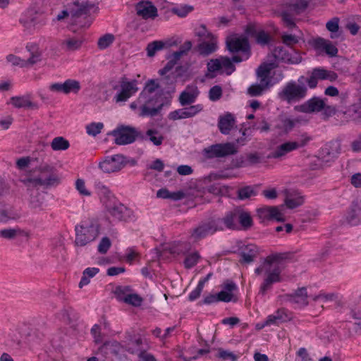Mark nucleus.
Segmentation results:
<instances>
[{"mask_svg": "<svg viewBox=\"0 0 361 361\" xmlns=\"http://www.w3.org/2000/svg\"><path fill=\"white\" fill-rule=\"evenodd\" d=\"M344 115L346 116L347 118L353 121H358L361 118V104H354L351 106L344 112Z\"/></svg>", "mask_w": 361, "mask_h": 361, "instance_id": "46", "label": "nucleus"}, {"mask_svg": "<svg viewBox=\"0 0 361 361\" xmlns=\"http://www.w3.org/2000/svg\"><path fill=\"white\" fill-rule=\"evenodd\" d=\"M20 236L29 238L30 233L29 231L21 229L19 227L8 228L0 230V238L6 240H12Z\"/></svg>", "mask_w": 361, "mask_h": 361, "instance_id": "29", "label": "nucleus"}, {"mask_svg": "<svg viewBox=\"0 0 361 361\" xmlns=\"http://www.w3.org/2000/svg\"><path fill=\"white\" fill-rule=\"evenodd\" d=\"M203 109L202 104L191 105L170 113L169 118L171 120H178L195 116Z\"/></svg>", "mask_w": 361, "mask_h": 361, "instance_id": "23", "label": "nucleus"}, {"mask_svg": "<svg viewBox=\"0 0 361 361\" xmlns=\"http://www.w3.org/2000/svg\"><path fill=\"white\" fill-rule=\"evenodd\" d=\"M114 40V36L111 34H106L101 37L97 42L98 47L104 49L109 47Z\"/></svg>", "mask_w": 361, "mask_h": 361, "instance_id": "60", "label": "nucleus"}, {"mask_svg": "<svg viewBox=\"0 0 361 361\" xmlns=\"http://www.w3.org/2000/svg\"><path fill=\"white\" fill-rule=\"evenodd\" d=\"M221 69V60L219 59H212L207 63V71L208 73L206 74V76L209 78H212L215 76L214 73L218 71Z\"/></svg>", "mask_w": 361, "mask_h": 361, "instance_id": "49", "label": "nucleus"}, {"mask_svg": "<svg viewBox=\"0 0 361 361\" xmlns=\"http://www.w3.org/2000/svg\"><path fill=\"white\" fill-rule=\"evenodd\" d=\"M99 269L96 267L87 268L82 273V279L79 283V287L82 288L84 286L90 283V279L93 278L97 274H98Z\"/></svg>", "mask_w": 361, "mask_h": 361, "instance_id": "39", "label": "nucleus"}, {"mask_svg": "<svg viewBox=\"0 0 361 361\" xmlns=\"http://www.w3.org/2000/svg\"><path fill=\"white\" fill-rule=\"evenodd\" d=\"M325 99L314 97L300 105L295 106L294 109L298 112L311 114L319 112L324 108Z\"/></svg>", "mask_w": 361, "mask_h": 361, "instance_id": "18", "label": "nucleus"}, {"mask_svg": "<svg viewBox=\"0 0 361 361\" xmlns=\"http://www.w3.org/2000/svg\"><path fill=\"white\" fill-rule=\"evenodd\" d=\"M20 23L27 30H31L38 24L44 25V22L40 20L36 16L22 18Z\"/></svg>", "mask_w": 361, "mask_h": 361, "instance_id": "40", "label": "nucleus"}, {"mask_svg": "<svg viewBox=\"0 0 361 361\" xmlns=\"http://www.w3.org/2000/svg\"><path fill=\"white\" fill-rule=\"evenodd\" d=\"M204 152L208 158H220L236 154L238 149L234 143L226 142L209 146L204 149Z\"/></svg>", "mask_w": 361, "mask_h": 361, "instance_id": "12", "label": "nucleus"}, {"mask_svg": "<svg viewBox=\"0 0 361 361\" xmlns=\"http://www.w3.org/2000/svg\"><path fill=\"white\" fill-rule=\"evenodd\" d=\"M326 29L331 32V38L334 39L340 36L338 33L339 30V18L337 17L333 18L329 20L326 24Z\"/></svg>", "mask_w": 361, "mask_h": 361, "instance_id": "44", "label": "nucleus"}, {"mask_svg": "<svg viewBox=\"0 0 361 361\" xmlns=\"http://www.w3.org/2000/svg\"><path fill=\"white\" fill-rule=\"evenodd\" d=\"M257 192L255 188L252 186H245L238 190V197L240 200H245L255 196Z\"/></svg>", "mask_w": 361, "mask_h": 361, "instance_id": "56", "label": "nucleus"}, {"mask_svg": "<svg viewBox=\"0 0 361 361\" xmlns=\"http://www.w3.org/2000/svg\"><path fill=\"white\" fill-rule=\"evenodd\" d=\"M19 215L12 209H0V221H7L10 219H17Z\"/></svg>", "mask_w": 361, "mask_h": 361, "instance_id": "58", "label": "nucleus"}, {"mask_svg": "<svg viewBox=\"0 0 361 361\" xmlns=\"http://www.w3.org/2000/svg\"><path fill=\"white\" fill-rule=\"evenodd\" d=\"M29 195L28 205L32 209L38 211L43 210L45 196L42 192H40L38 188H26Z\"/></svg>", "mask_w": 361, "mask_h": 361, "instance_id": "20", "label": "nucleus"}, {"mask_svg": "<svg viewBox=\"0 0 361 361\" xmlns=\"http://www.w3.org/2000/svg\"><path fill=\"white\" fill-rule=\"evenodd\" d=\"M294 151V148L290 141L285 142L276 146L269 154L268 157L281 160L288 153Z\"/></svg>", "mask_w": 361, "mask_h": 361, "instance_id": "28", "label": "nucleus"}, {"mask_svg": "<svg viewBox=\"0 0 361 361\" xmlns=\"http://www.w3.org/2000/svg\"><path fill=\"white\" fill-rule=\"evenodd\" d=\"M103 128L102 123H91L86 126V132L89 135L96 136L101 133Z\"/></svg>", "mask_w": 361, "mask_h": 361, "instance_id": "61", "label": "nucleus"}, {"mask_svg": "<svg viewBox=\"0 0 361 361\" xmlns=\"http://www.w3.org/2000/svg\"><path fill=\"white\" fill-rule=\"evenodd\" d=\"M216 48V40L214 37H212L200 42L198 45V51L200 54L207 56L214 52Z\"/></svg>", "mask_w": 361, "mask_h": 361, "instance_id": "34", "label": "nucleus"}, {"mask_svg": "<svg viewBox=\"0 0 361 361\" xmlns=\"http://www.w3.org/2000/svg\"><path fill=\"white\" fill-rule=\"evenodd\" d=\"M114 137V142L118 145H124L133 142L137 135L136 130L128 126L118 127L111 132Z\"/></svg>", "mask_w": 361, "mask_h": 361, "instance_id": "14", "label": "nucleus"}, {"mask_svg": "<svg viewBox=\"0 0 361 361\" xmlns=\"http://www.w3.org/2000/svg\"><path fill=\"white\" fill-rule=\"evenodd\" d=\"M161 94L157 80H149L137 98L140 104L139 116L154 117L158 115L164 106L159 101Z\"/></svg>", "mask_w": 361, "mask_h": 361, "instance_id": "2", "label": "nucleus"}, {"mask_svg": "<svg viewBox=\"0 0 361 361\" xmlns=\"http://www.w3.org/2000/svg\"><path fill=\"white\" fill-rule=\"evenodd\" d=\"M75 188L81 195L87 197L91 195V192L86 188L85 182L83 179L78 178L75 180Z\"/></svg>", "mask_w": 361, "mask_h": 361, "instance_id": "63", "label": "nucleus"}, {"mask_svg": "<svg viewBox=\"0 0 361 361\" xmlns=\"http://www.w3.org/2000/svg\"><path fill=\"white\" fill-rule=\"evenodd\" d=\"M157 80L161 93H171L175 91L176 75L174 73H166Z\"/></svg>", "mask_w": 361, "mask_h": 361, "instance_id": "25", "label": "nucleus"}, {"mask_svg": "<svg viewBox=\"0 0 361 361\" xmlns=\"http://www.w3.org/2000/svg\"><path fill=\"white\" fill-rule=\"evenodd\" d=\"M287 312L285 309H279L274 314L268 316L267 324L271 325H278L280 323L290 320Z\"/></svg>", "mask_w": 361, "mask_h": 361, "instance_id": "35", "label": "nucleus"}, {"mask_svg": "<svg viewBox=\"0 0 361 361\" xmlns=\"http://www.w3.org/2000/svg\"><path fill=\"white\" fill-rule=\"evenodd\" d=\"M235 125L234 116L227 113L219 117L218 127L222 134L228 135Z\"/></svg>", "mask_w": 361, "mask_h": 361, "instance_id": "31", "label": "nucleus"}, {"mask_svg": "<svg viewBox=\"0 0 361 361\" xmlns=\"http://www.w3.org/2000/svg\"><path fill=\"white\" fill-rule=\"evenodd\" d=\"M272 56L277 62V64L279 62L288 64H298L302 61V58L298 53L293 50L289 52L282 46L275 47L272 51Z\"/></svg>", "mask_w": 361, "mask_h": 361, "instance_id": "13", "label": "nucleus"}, {"mask_svg": "<svg viewBox=\"0 0 361 361\" xmlns=\"http://www.w3.org/2000/svg\"><path fill=\"white\" fill-rule=\"evenodd\" d=\"M108 213L116 220L128 221L134 217L133 212L121 203L106 205Z\"/></svg>", "mask_w": 361, "mask_h": 361, "instance_id": "16", "label": "nucleus"}, {"mask_svg": "<svg viewBox=\"0 0 361 361\" xmlns=\"http://www.w3.org/2000/svg\"><path fill=\"white\" fill-rule=\"evenodd\" d=\"M149 140L154 145L159 146L162 144L164 137L159 131L155 129H149L146 132L145 140Z\"/></svg>", "mask_w": 361, "mask_h": 361, "instance_id": "41", "label": "nucleus"}, {"mask_svg": "<svg viewBox=\"0 0 361 361\" xmlns=\"http://www.w3.org/2000/svg\"><path fill=\"white\" fill-rule=\"evenodd\" d=\"M113 89L117 90L114 99L116 103L126 102L137 90V82L135 80L129 81L126 78H121L119 85H114Z\"/></svg>", "mask_w": 361, "mask_h": 361, "instance_id": "10", "label": "nucleus"}, {"mask_svg": "<svg viewBox=\"0 0 361 361\" xmlns=\"http://www.w3.org/2000/svg\"><path fill=\"white\" fill-rule=\"evenodd\" d=\"M193 10L194 8L192 6L185 4L181 5L179 7L172 8L171 12L180 18H184Z\"/></svg>", "mask_w": 361, "mask_h": 361, "instance_id": "54", "label": "nucleus"}, {"mask_svg": "<svg viewBox=\"0 0 361 361\" xmlns=\"http://www.w3.org/2000/svg\"><path fill=\"white\" fill-rule=\"evenodd\" d=\"M307 89L305 85L295 81L287 82L281 91L278 93L279 98L288 104H293L303 99L307 95Z\"/></svg>", "mask_w": 361, "mask_h": 361, "instance_id": "9", "label": "nucleus"}, {"mask_svg": "<svg viewBox=\"0 0 361 361\" xmlns=\"http://www.w3.org/2000/svg\"><path fill=\"white\" fill-rule=\"evenodd\" d=\"M227 48L231 52H242L245 54V59L249 57V43L245 37L232 35L226 39Z\"/></svg>", "mask_w": 361, "mask_h": 361, "instance_id": "15", "label": "nucleus"}, {"mask_svg": "<svg viewBox=\"0 0 361 361\" xmlns=\"http://www.w3.org/2000/svg\"><path fill=\"white\" fill-rule=\"evenodd\" d=\"M258 253L259 250L255 245H247L242 249L240 262L242 264H250L255 260Z\"/></svg>", "mask_w": 361, "mask_h": 361, "instance_id": "32", "label": "nucleus"}, {"mask_svg": "<svg viewBox=\"0 0 361 361\" xmlns=\"http://www.w3.org/2000/svg\"><path fill=\"white\" fill-rule=\"evenodd\" d=\"M66 87V94L70 93L78 94L81 89L80 82L74 79H68L64 81Z\"/></svg>", "mask_w": 361, "mask_h": 361, "instance_id": "45", "label": "nucleus"}, {"mask_svg": "<svg viewBox=\"0 0 361 361\" xmlns=\"http://www.w3.org/2000/svg\"><path fill=\"white\" fill-rule=\"evenodd\" d=\"M268 88L261 83L253 84L247 89V93L252 97H257L262 95Z\"/></svg>", "mask_w": 361, "mask_h": 361, "instance_id": "59", "label": "nucleus"}, {"mask_svg": "<svg viewBox=\"0 0 361 361\" xmlns=\"http://www.w3.org/2000/svg\"><path fill=\"white\" fill-rule=\"evenodd\" d=\"M75 243L78 246H85L93 241L99 233V224L94 221H83L75 226Z\"/></svg>", "mask_w": 361, "mask_h": 361, "instance_id": "6", "label": "nucleus"}, {"mask_svg": "<svg viewBox=\"0 0 361 361\" xmlns=\"http://www.w3.org/2000/svg\"><path fill=\"white\" fill-rule=\"evenodd\" d=\"M224 226L221 218H211L201 222L190 231V238L193 241H199L209 235H213L218 231H224Z\"/></svg>", "mask_w": 361, "mask_h": 361, "instance_id": "7", "label": "nucleus"}, {"mask_svg": "<svg viewBox=\"0 0 361 361\" xmlns=\"http://www.w3.org/2000/svg\"><path fill=\"white\" fill-rule=\"evenodd\" d=\"M220 60L221 69H224L227 75H230L235 71V66L229 58L221 57Z\"/></svg>", "mask_w": 361, "mask_h": 361, "instance_id": "62", "label": "nucleus"}, {"mask_svg": "<svg viewBox=\"0 0 361 361\" xmlns=\"http://www.w3.org/2000/svg\"><path fill=\"white\" fill-rule=\"evenodd\" d=\"M221 219L224 229L239 230L242 227L247 230L252 225L250 214L240 209H235L227 212Z\"/></svg>", "mask_w": 361, "mask_h": 361, "instance_id": "5", "label": "nucleus"}, {"mask_svg": "<svg viewBox=\"0 0 361 361\" xmlns=\"http://www.w3.org/2000/svg\"><path fill=\"white\" fill-rule=\"evenodd\" d=\"M312 140V137L307 133L302 134L297 140L290 141L291 144L294 148V150H296L299 148H302L308 145V143Z\"/></svg>", "mask_w": 361, "mask_h": 361, "instance_id": "48", "label": "nucleus"}, {"mask_svg": "<svg viewBox=\"0 0 361 361\" xmlns=\"http://www.w3.org/2000/svg\"><path fill=\"white\" fill-rule=\"evenodd\" d=\"M97 10L98 7L94 3L87 0H78L68 4V9L62 11L58 14L56 20L60 21L70 16L72 25H78L80 27H89L92 21L88 16L92 11L96 12Z\"/></svg>", "mask_w": 361, "mask_h": 361, "instance_id": "3", "label": "nucleus"}, {"mask_svg": "<svg viewBox=\"0 0 361 361\" xmlns=\"http://www.w3.org/2000/svg\"><path fill=\"white\" fill-rule=\"evenodd\" d=\"M131 291L129 286H118L115 288L113 293L118 300L125 302L126 298L128 297Z\"/></svg>", "mask_w": 361, "mask_h": 361, "instance_id": "47", "label": "nucleus"}, {"mask_svg": "<svg viewBox=\"0 0 361 361\" xmlns=\"http://www.w3.org/2000/svg\"><path fill=\"white\" fill-rule=\"evenodd\" d=\"M39 157H23L16 161V166L20 170L27 168L32 162H39Z\"/></svg>", "mask_w": 361, "mask_h": 361, "instance_id": "52", "label": "nucleus"}, {"mask_svg": "<svg viewBox=\"0 0 361 361\" xmlns=\"http://www.w3.org/2000/svg\"><path fill=\"white\" fill-rule=\"evenodd\" d=\"M313 74L317 79L329 80L330 81L335 80L338 75L333 71H329L324 69L315 68L312 71Z\"/></svg>", "mask_w": 361, "mask_h": 361, "instance_id": "42", "label": "nucleus"}, {"mask_svg": "<svg viewBox=\"0 0 361 361\" xmlns=\"http://www.w3.org/2000/svg\"><path fill=\"white\" fill-rule=\"evenodd\" d=\"M261 212L264 214L265 216H269L270 218H274L278 221H283L282 214L279 212L277 207H268L264 209H262Z\"/></svg>", "mask_w": 361, "mask_h": 361, "instance_id": "51", "label": "nucleus"}, {"mask_svg": "<svg viewBox=\"0 0 361 361\" xmlns=\"http://www.w3.org/2000/svg\"><path fill=\"white\" fill-rule=\"evenodd\" d=\"M82 43V40L80 38L76 37H68L63 42V44L66 46V48L68 51H75L78 49Z\"/></svg>", "mask_w": 361, "mask_h": 361, "instance_id": "50", "label": "nucleus"}, {"mask_svg": "<svg viewBox=\"0 0 361 361\" xmlns=\"http://www.w3.org/2000/svg\"><path fill=\"white\" fill-rule=\"evenodd\" d=\"M209 192L216 195H226L229 192V187L226 185H212L208 187Z\"/></svg>", "mask_w": 361, "mask_h": 361, "instance_id": "57", "label": "nucleus"}, {"mask_svg": "<svg viewBox=\"0 0 361 361\" xmlns=\"http://www.w3.org/2000/svg\"><path fill=\"white\" fill-rule=\"evenodd\" d=\"M165 44L166 43L162 41H154L149 43L147 47V56L149 57L154 56L157 51L164 49Z\"/></svg>", "mask_w": 361, "mask_h": 361, "instance_id": "53", "label": "nucleus"}, {"mask_svg": "<svg viewBox=\"0 0 361 361\" xmlns=\"http://www.w3.org/2000/svg\"><path fill=\"white\" fill-rule=\"evenodd\" d=\"M344 221L351 226H356L361 222V201L354 200L350 206Z\"/></svg>", "mask_w": 361, "mask_h": 361, "instance_id": "22", "label": "nucleus"}, {"mask_svg": "<svg viewBox=\"0 0 361 361\" xmlns=\"http://www.w3.org/2000/svg\"><path fill=\"white\" fill-rule=\"evenodd\" d=\"M286 255L278 253L268 256L262 264L255 269L257 275L264 274L266 277L260 287V293L264 294L274 283L281 281L280 274L282 263L286 259Z\"/></svg>", "mask_w": 361, "mask_h": 361, "instance_id": "4", "label": "nucleus"}, {"mask_svg": "<svg viewBox=\"0 0 361 361\" xmlns=\"http://www.w3.org/2000/svg\"><path fill=\"white\" fill-rule=\"evenodd\" d=\"M278 66L274 62L263 63L257 69L256 73L259 83L267 87L272 86L271 78L270 76L272 69Z\"/></svg>", "mask_w": 361, "mask_h": 361, "instance_id": "19", "label": "nucleus"}, {"mask_svg": "<svg viewBox=\"0 0 361 361\" xmlns=\"http://www.w3.org/2000/svg\"><path fill=\"white\" fill-rule=\"evenodd\" d=\"M307 298V290L302 287L298 289L293 295H288V300L301 307H305L308 305Z\"/></svg>", "mask_w": 361, "mask_h": 361, "instance_id": "36", "label": "nucleus"}, {"mask_svg": "<svg viewBox=\"0 0 361 361\" xmlns=\"http://www.w3.org/2000/svg\"><path fill=\"white\" fill-rule=\"evenodd\" d=\"M180 245H181L180 243H174L173 245H169L164 247L163 252H160L158 249H155L154 252L156 254V257L164 258L165 255L166 253H170L173 255H179L183 252V249L180 247Z\"/></svg>", "mask_w": 361, "mask_h": 361, "instance_id": "38", "label": "nucleus"}, {"mask_svg": "<svg viewBox=\"0 0 361 361\" xmlns=\"http://www.w3.org/2000/svg\"><path fill=\"white\" fill-rule=\"evenodd\" d=\"M314 47L317 49L324 51L331 57L336 56L338 53V49L331 42L321 37L314 39Z\"/></svg>", "mask_w": 361, "mask_h": 361, "instance_id": "30", "label": "nucleus"}, {"mask_svg": "<svg viewBox=\"0 0 361 361\" xmlns=\"http://www.w3.org/2000/svg\"><path fill=\"white\" fill-rule=\"evenodd\" d=\"M311 0H287L281 11L282 20L289 28L295 27L293 16L304 12Z\"/></svg>", "mask_w": 361, "mask_h": 361, "instance_id": "8", "label": "nucleus"}, {"mask_svg": "<svg viewBox=\"0 0 361 361\" xmlns=\"http://www.w3.org/2000/svg\"><path fill=\"white\" fill-rule=\"evenodd\" d=\"M306 123L307 121L305 119H302V118H283L281 121V124L278 126V127L281 129H282L286 133H288L295 126H296L298 124H300L302 123Z\"/></svg>", "mask_w": 361, "mask_h": 361, "instance_id": "37", "label": "nucleus"}, {"mask_svg": "<svg viewBox=\"0 0 361 361\" xmlns=\"http://www.w3.org/2000/svg\"><path fill=\"white\" fill-rule=\"evenodd\" d=\"M199 93L197 86H188L179 96L180 104L181 106H186L194 103Z\"/></svg>", "mask_w": 361, "mask_h": 361, "instance_id": "27", "label": "nucleus"}, {"mask_svg": "<svg viewBox=\"0 0 361 361\" xmlns=\"http://www.w3.org/2000/svg\"><path fill=\"white\" fill-rule=\"evenodd\" d=\"M26 49L29 52L30 56L27 59H25L26 68H29L34 65L41 62L42 51L36 44H30L26 46Z\"/></svg>", "mask_w": 361, "mask_h": 361, "instance_id": "26", "label": "nucleus"}, {"mask_svg": "<svg viewBox=\"0 0 361 361\" xmlns=\"http://www.w3.org/2000/svg\"><path fill=\"white\" fill-rule=\"evenodd\" d=\"M325 153L331 159L336 158L341 153V144L338 142H331L329 148L325 149Z\"/></svg>", "mask_w": 361, "mask_h": 361, "instance_id": "55", "label": "nucleus"}, {"mask_svg": "<svg viewBox=\"0 0 361 361\" xmlns=\"http://www.w3.org/2000/svg\"><path fill=\"white\" fill-rule=\"evenodd\" d=\"M285 204L289 209H294L303 204L305 202V196L298 190H286Z\"/></svg>", "mask_w": 361, "mask_h": 361, "instance_id": "24", "label": "nucleus"}, {"mask_svg": "<svg viewBox=\"0 0 361 361\" xmlns=\"http://www.w3.org/2000/svg\"><path fill=\"white\" fill-rule=\"evenodd\" d=\"M10 103L16 108H25V109H37L38 106L37 104L33 103L30 97L21 96V97H13L10 99Z\"/></svg>", "mask_w": 361, "mask_h": 361, "instance_id": "33", "label": "nucleus"}, {"mask_svg": "<svg viewBox=\"0 0 361 361\" xmlns=\"http://www.w3.org/2000/svg\"><path fill=\"white\" fill-rule=\"evenodd\" d=\"M125 350L130 353L136 354L139 358L147 353L143 348L142 339L130 333L126 334Z\"/></svg>", "mask_w": 361, "mask_h": 361, "instance_id": "17", "label": "nucleus"}, {"mask_svg": "<svg viewBox=\"0 0 361 361\" xmlns=\"http://www.w3.org/2000/svg\"><path fill=\"white\" fill-rule=\"evenodd\" d=\"M200 258V256L197 252H192L188 255L184 261L185 267L187 269L194 267L197 263Z\"/></svg>", "mask_w": 361, "mask_h": 361, "instance_id": "64", "label": "nucleus"}, {"mask_svg": "<svg viewBox=\"0 0 361 361\" xmlns=\"http://www.w3.org/2000/svg\"><path fill=\"white\" fill-rule=\"evenodd\" d=\"M126 164V157L123 154H117L106 157L99 163L98 166L104 173H111L121 171Z\"/></svg>", "mask_w": 361, "mask_h": 361, "instance_id": "11", "label": "nucleus"}, {"mask_svg": "<svg viewBox=\"0 0 361 361\" xmlns=\"http://www.w3.org/2000/svg\"><path fill=\"white\" fill-rule=\"evenodd\" d=\"M69 146V142L61 136L56 137L51 142V149L54 151L66 150Z\"/></svg>", "mask_w": 361, "mask_h": 361, "instance_id": "43", "label": "nucleus"}, {"mask_svg": "<svg viewBox=\"0 0 361 361\" xmlns=\"http://www.w3.org/2000/svg\"><path fill=\"white\" fill-rule=\"evenodd\" d=\"M136 13L145 20L154 19L158 16V11L150 1H140L135 5Z\"/></svg>", "mask_w": 361, "mask_h": 361, "instance_id": "21", "label": "nucleus"}, {"mask_svg": "<svg viewBox=\"0 0 361 361\" xmlns=\"http://www.w3.org/2000/svg\"><path fill=\"white\" fill-rule=\"evenodd\" d=\"M37 163L38 166L20 178V182L25 188L42 186L47 188L59 185L60 178L54 173V168L44 162L43 157H41L39 162Z\"/></svg>", "mask_w": 361, "mask_h": 361, "instance_id": "1", "label": "nucleus"}]
</instances>
